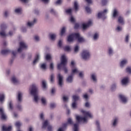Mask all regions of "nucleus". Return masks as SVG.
<instances>
[{"label":"nucleus","instance_id":"nucleus-40","mask_svg":"<svg viewBox=\"0 0 131 131\" xmlns=\"http://www.w3.org/2000/svg\"><path fill=\"white\" fill-rule=\"evenodd\" d=\"M51 56L50 54H47L46 56V60L47 61H49V60H51Z\"/></svg>","mask_w":131,"mask_h":131},{"label":"nucleus","instance_id":"nucleus-47","mask_svg":"<svg viewBox=\"0 0 131 131\" xmlns=\"http://www.w3.org/2000/svg\"><path fill=\"white\" fill-rule=\"evenodd\" d=\"M40 68H41V69H43V70L46 69V68H47L46 64L45 63L42 64L40 66Z\"/></svg>","mask_w":131,"mask_h":131},{"label":"nucleus","instance_id":"nucleus-50","mask_svg":"<svg viewBox=\"0 0 131 131\" xmlns=\"http://www.w3.org/2000/svg\"><path fill=\"white\" fill-rule=\"evenodd\" d=\"M99 37V34L98 33H95L94 35V39L96 40Z\"/></svg>","mask_w":131,"mask_h":131},{"label":"nucleus","instance_id":"nucleus-61","mask_svg":"<svg viewBox=\"0 0 131 131\" xmlns=\"http://www.w3.org/2000/svg\"><path fill=\"white\" fill-rule=\"evenodd\" d=\"M72 107L73 108H76V102H73V103H72Z\"/></svg>","mask_w":131,"mask_h":131},{"label":"nucleus","instance_id":"nucleus-62","mask_svg":"<svg viewBox=\"0 0 131 131\" xmlns=\"http://www.w3.org/2000/svg\"><path fill=\"white\" fill-rule=\"evenodd\" d=\"M48 131H52V126L51 125H49L48 126Z\"/></svg>","mask_w":131,"mask_h":131},{"label":"nucleus","instance_id":"nucleus-18","mask_svg":"<svg viewBox=\"0 0 131 131\" xmlns=\"http://www.w3.org/2000/svg\"><path fill=\"white\" fill-rule=\"evenodd\" d=\"M11 81L13 84H17L19 83V80L16 79L15 76L12 77Z\"/></svg>","mask_w":131,"mask_h":131},{"label":"nucleus","instance_id":"nucleus-16","mask_svg":"<svg viewBox=\"0 0 131 131\" xmlns=\"http://www.w3.org/2000/svg\"><path fill=\"white\" fill-rule=\"evenodd\" d=\"M121 83L122 85H126L128 83V77H125L123 78L122 81Z\"/></svg>","mask_w":131,"mask_h":131},{"label":"nucleus","instance_id":"nucleus-9","mask_svg":"<svg viewBox=\"0 0 131 131\" xmlns=\"http://www.w3.org/2000/svg\"><path fill=\"white\" fill-rule=\"evenodd\" d=\"M58 84L60 87H62V82H63V76L60 74H58Z\"/></svg>","mask_w":131,"mask_h":131},{"label":"nucleus","instance_id":"nucleus-53","mask_svg":"<svg viewBox=\"0 0 131 131\" xmlns=\"http://www.w3.org/2000/svg\"><path fill=\"white\" fill-rule=\"evenodd\" d=\"M50 69L51 70H53V69H54V64H53V63H51L50 64Z\"/></svg>","mask_w":131,"mask_h":131},{"label":"nucleus","instance_id":"nucleus-13","mask_svg":"<svg viewBox=\"0 0 131 131\" xmlns=\"http://www.w3.org/2000/svg\"><path fill=\"white\" fill-rule=\"evenodd\" d=\"M119 97L123 103H125L127 101V99H126V97L125 96L123 95H119Z\"/></svg>","mask_w":131,"mask_h":131},{"label":"nucleus","instance_id":"nucleus-15","mask_svg":"<svg viewBox=\"0 0 131 131\" xmlns=\"http://www.w3.org/2000/svg\"><path fill=\"white\" fill-rule=\"evenodd\" d=\"M38 60H39V54H37L35 56V58L33 61V64H35L37 62H38Z\"/></svg>","mask_w":131,"mask_h":131},{"label":"nucleus","instance_id":"nucleus-8","mask_svg":"<svg viewBox=\"0 0 131 131\" xmlns=\"http://www.w3.org/2000/svg\"><path fill=\"white\" fill-rule=\"evenodd\" d=\"M75 37H76V33H73L70 35L68 37V41L69 42H71L72 41H73Z\"/></svg>","mask_w":131,"mask_h":131},{"label":"nucleus","instance_id":"nucleus-48","mask_svg":"<svg viewBox=\"0 0 131 131\" xmlns=\"http://www.w3.org/2000/svg\"><path fill=\"white\" fill-rule=\"evenodd\" d=\"M66 13L68 14H72V10L71 9H68L66 10Z\"/></svg>","mask_w":131,"mask_h":131},{"label":"nucleus","instance_id":"nucleus-7","mask_svg":"<svg viewBox=\"0 0 131 131\" xmlns=\"http://www.w3.org/2000/svg\"><path fill=\"white\" fill-rule=\"evenodd\" d=\"M68 124L70 125H73V122L71 118L68 119L67 123H63L62 124V127L66 128L68 126Z\"/></svg>","mask_w":131,"mask_h":131},{"label":"nucleus","instance_id":"nucleus-34","mask_svg":"<svg viewBox=\"0 0 131 131\" xmlns=\"http://www.w3.org/2000/svg\"><path fill=\"white\" fill-rule=\"evenodd\" d=\"M9 108L10 110H13V106L12 104V102L10 101L9 103Z\"/></svg>","mask_w":131,"mask_h":131},{"label":"nucleus","instance_id":"nucleus-52","mask_svg":"<svg viewBox=\"0 0 131 131\" xmlns=\"http://www.w3.org/2000/svg\"><path fill=\"white\" fill-rule=\"evenodd\" d=\"M15 125L17 127H19L21 126V124L19 122H16L15 124Z\"/></svg>","mask_w":131,"mask_h":131},{"label":"nucleus","instance_id":"nucleus-45","mask_svg":"<svg viewBox=\"0 0 131 131\" xmlns=\"http://www.w3.org/2000/svg\"><path fill=\"white\" fill-rule=\"evenodd\" d=\"M118 120V119L117 118H115L113 124V126H115L116 125Z\"/></svg>","mask_w":131,"mask_h":131},{"label":"nucleus","instance_id":"nucleus-38","mask_svg":"<svg viewBox=\"0 0 131 131\" xmlns=\"http://www.w3.org/2000/svg\"><path fill=\"white\" fill-rule=\"evenodd\" d=\"M41 101L43 105H46V100L45 98L43 97L41 98Z\"/></svg>","mask_w":131,"mask_h":131},{"label":"nucleus","instance_id":"nucleus-29","mask_svg":"<svg viewBox=\"0 0 131 131\" xmlns=\"http://www.w3.org/2000/svg\"><path fill=\"white\" fill-rule=\"evenodd\" d=\"M5 100V95L4 94H0V102H2Z\"/></svg>","mask_w":131,"mask_h":131},{"label":"nucleus","instance_id":"nucleus-27","mask_svg":"<svg viewBox=\"0 0 131 131\" xmlns=\"http://www.w3.org/2000/svg\"><path fill=\"white\" fill-rule=\"evenodd\" d=\"M49 36L52 40H54L56 37L55 34H50Z\"/></svg>","mask_w":131,"mask_h":131},{"label":"nucleus","instance_id":"nucleus-33","mask_svg":"<svg viewBox=\"0 0 131 131\" xmlns=\"http://www.w3.org/2000/svg\"><path fill=\"white\" fill-rule=\"evenodd\" d=\"M66 32V28L65 27H63L61 30V32H60V35L61 36H62V35H63V34H64Z\"/></svg>","mask_w":131,"mask_h":131},{"label":"nucleus","instance_id":"nucleus-25","mask_svg":"<svg viewBox=\"0 0 131 131\" xmlns=\"http://www.w3.org/2000/svg\"><path fill=\"white\" fill-rule=\"evenodd\" d=\"M127 63V60L126 59H124L123 60H122L120 62V67H123L124 65H125Z\"/></svg>","mask_w":131,"mask_h":131},{"label":"nucleus","instance_id":"nucleus-23","mask_svg":"<svg viewBox=\"0 0 131 131\" xmlns=\"http://www.w3.org/2000/svg\"><path fill=\"white\" fill-rule=\"evenodd\" d=\"M37 21V20L36 19H34L33 21V22H28L27 23V26L31 27L33 25H34Z\"/></svg>","mask_w":131,"mask_h":131},{"label":"nucleus","instance_id":"nucleus-10","mask_svg":"<svg viewBox=\"0 0 131 131\" xmlns=\"http://www.w3.org/2000/svg\"><path fill=\"white\" fill-rule=\"evenodd\" d=\"M107 10L105 9L103 10V12L98 13V17L99 18H101L103 17L104 16H105L106 15L105 13H107Z\"/></svg>","mask_w":131,"mask_h":131},{"label":"nucleus","instance_id":"nucleus-36","mask_svg":"<svg viewBox=\"0 0 131 131\" xmlns=\"http://www.w3.org/2000/svg\"><path fill=\"white\" fill-rule=\"evenodd\" d=\"M79 71L77 69H74L72 70V74H74L75 73H78ZM73 74H72V75H73Z\"/></svg>","mask_w":131,"mask_h":131},{"label":"nucleus","instance_id":"nucleus-28","mask_svg":"<svg viewBox=\"0 0 131 131\" xmlns=\"http://www.w3.org/2000/svg\"><path fill=\"white\" fill-rule=\"evenodd\" d=\"M79 123L74 124V131H78Z\"/></svg>","mask_w":131,"mask_h":131},{"label":"nucleus","instance_id":"nucleus-4","mask_svg":"<svg viewBox=\"0 0 131 131\" xmlns=\"http://www.w3.org/2000/svg\"><path fill=\"white\" fill-rule=\"evenodd\" d=\"M81 56L84 60H88L90 58L91 54L88 50H83L82 52Z\"/></svg>","mask_w":131,"mask_h":131},{"label":"nucleus","instance_id":"nucleus-14","mask_svg":"<svg viewBox=\"0 0 131 131\" xmlns=\"http://www.w3.org/2000/svg\"><path fill=\"white\" fill-rule=\"evenodd\" d=\"M12 127L11 126H8V127L5 125L2 126V131H11Z\"/></svg>","mask_w":131,"mask_h":131},{"label":"nucleus","instance_id":"nucleus-31","mask_svg":"<svg viewBox=\"0 0 131 131\" xmlns=\"http://www.w3.org/2000/svg\"><path fill=\"white\" fill-rule=\"evenodd\" d=\"M96 125L97 127L98 131H101L100 126V123L98 121H96Z\"/></svg>","mask_w":131,"mask_h":131},{"label":"nucleus","instance_id":"nucleus-55","mask_svg":"<svg viewBox=\"0 0 131 131\" xmlns=\"http://www.w3.org/2000/svg\"><path fill=\"white\" fill-rule=\"evenodd\" d=\"M21 12V9L18 8L15 10V12L16 13H19Z\"/></svg>","mask_w":131,"mask_h":131},{"label":"nucleus","instance_id":"nucleus-49","mask_svg":"<svg viewBox=\"0 0 131 131\" xmlns=\"http://www.w3.org/2000/svg\"><path fill=\"white\" fill-rule=\"evenodd\" d=\"M64 51H67V52H69V51H70L71 50V48L69 46H66L64 48Z\"/></svg>","mask_w":131,"mask_h":131},{"label":"nucleus","instance_id":"nucleus-20","mask_svg":"<svg viewBox=\"0 0 131 131\" xmlns=\"http://www.w3.org/2000/svg\"><path fill=\"white\" fill-rule=\"evenodd\" d=\"M11 51L9 50H3L1 51L2 55H8Z\"/></svg>","mask_w":131,"mask_h":131},{"label":"nucleus","instance_id":"nucleus-19","mask_svg":"<svg viewBox=\"0 0 131 131\" xmlns=\"http://www.w3.org/2000/svg\"><path fill=\"white\" fill-rule=\"evenodd\" d=\"M17 100L19 102H21L22 101V94L20 92L18 93Z\"/></svg>","mask_w":131,"mask_h":131},{"label":"nucleus","instance_id":"nucleus-54","mask_svg":"<svg viewBox=\"0 0 131 131\" xmlns=\"http://www.w3.org/2000/svg\"><path fill=\"white\" fill-rule=\"evenodd\" d=\"M62 99H63V102H67L69 100L68 97L66 96H63Z\"/></svg>","mask_w":131,"mask_h":131},{"label":"nucleus","instance_id":"nucleus-5","mask_svg":"<svg viewBox=\"0 0 131 131\" xmlns=\"http://www.w3.org/2000/svg\"><path fill=\"white\" fill-rule=\"evenodd\" d=\"M27 46L25 43V42L21 41L19 42V48L17 49V52L20 53L22 52L24 49H27Z\"/></svg>","mask_w":131,"mask_h":131},{"label":"nucleus","instance_id":"nucleus-46","mask_svg":"<svg viewBox=\"0 0 131 131\" xmlns=\"http://www.w3.org/2000/svg\"><path fill=\"white\" fill-rule=\"evenodd\" d=\"M56 105L55 103H52L50 104V108H54L55 107H56Z\"/></svg>","mask_w":131,"mask_h":131},{"label":"nucleus","instance_id":"nucleus-26","mask_svg":"<svg viewBox=\"0 0 131 131\" xmlns=\"http://www.w3.org/2000/svg\"><path fill=\"white\" fill-rule=\"evenodd\" d=\"M74 8L76 11H78L79 9V6L77 2H74Z\"/></svg>","mask_w":131,"mask_h":131},{"label":"nucleus","instance_id":"nucleus-32","mask_svg":"<svg viewBox=\"0 0 131 131\" xmlns=\"http://www.w3.org/2000/svg\"><path fill=\"white\" fill-rule=\"evenodd\" d=\"M54 81V74H52L50 76V82L53 83Z\"/></svg>","mask_w":131,"mask_h":131},{"label":"nucleus","instance_id":"nucleus-2","mask_svg":"<svg viewBox=\"0 0 131 131\" xmlns=\"http://www.w3.org/2000/svg\"><path fill=\"white\" fill-rule=\"evenodd\" d=\"M67 64V59L65 55L61 56V62L57 64V69L58 70H60L63 67V70L66 74H67L68 72V70L66 66Z\"/></svg>","mask_w":131,"mask_h":131},{"label":"nucleus","instance_id":"nucleus-24","mask_svg":"<svg viewBox=\"0 0 131 131\" xmlns=\"http://www.w3.org/2000/svg\"><path fill=\"white\" fill-rule=\"evenodd\" d=\"M118 15V12L116 9H115L114 10L113 12V17H116Z\"/></svg>","mask_w":131,"mask_h":131},{"label":"nucleus","instance_id":"nucleus-12","mask_svg":"<svg viewBox=\"0 0 131 131\" xmlns=\"http://www.w3.org/2000/svg\"><path fill=\"white\" fill-rule=\"evenodd\" d=\"M0 115L1 116V119L2 120H6V116L4 114L3 109L2 108H0Z\"/></svg>","mask_w":131,"mask_h":131},{"label":"nucleus","instance_id":"nucleus-3","mask_svg":"<svg viewBox=\"0 0 131 131\" xmlns=\"http://www.w3.org/2000/svg\"><path fill=\"white\" fill-rule=\"evenodd\" d=\"M30 88L31 90L30 91V94L31 95L34 96V100L35 102H38V89L35 85V84H32Z\"/></svg>","mask_w":131,"mask_h":131},{"label":"nucleus","instance_id":"nucleus-6","mask_svg":"<svg viewBox=\"0 0 131 131\" xmlns=\"http://www.w3.org/2000/svg\"><path fill=\"white\" fill-rule=\"evenodd\" d=\"M75 38L77 39L78 42H84L85 41L84 39L80 37V34L78 33H75Z\"/></svg>","mask_w":131,"mask_h":131},{"label":"nucleus","instance_id":"nucleus-11","mask_svg":"<svg viewBox=\"0 0 131 131\" xmlns=\"http://www.w3.org/2000/svg\"><path fill=\"white\" fill-rule=\"evenodd\" d=\"M92 24V22L91 21H89L87 24H82V28L84 30H85L87 28L90 26Z\"/></svg>","mask_w":131,"mask_h":131},{"label":"nucleus","instance_id":"nucleus-17","mask_svg":"<svg viewBox=\"0 0 131 131\" xmlns=\"http://www.w3.org/2000/svg\"><path fill=\"white\" fill-rule=\"evenodd\" d=\"M73 80V75L69 76L67 78V81L69 83H72Z\"/></svg>","mask_w":131,"mask_h":131},{"label":"nucleus","instance_id":"nucleus-60","mask_svg":"<svg viewBox=\"0 0 131 131\" xmlns=\"http://www.w3.org/2000/svg\"><path fill=\"white\" fill-rule=\"evenodd\" d=\"M58 46L59 47V48L62 47V41L61 40L58 41Z\"/></svg>","mask_w":131,"mask_h":131},{"label":"nucleus","instance_id":"nucleus-51","mask_svg":"<svg viewBox=\"0 0 131 131\" xmlns=\"http://www.w3.org/2000/svg\"><path fill=\"white\" fill-rule=\"evenodd\" d=\"M79 51V47L78 46H76L74 48V52L75 53H77Z\"/></svg>","mask_w":131,"mask_h":131},{"label":"nucleus","instance_id":"nucleus-56","mask_svg":"<svg viewBox=\"0 0 131 131\" xmlns=\"http://www.w3.org/2000/svg\"><path fill=\"white\" fill-rule=\"evenodd\" d=\"M128 38H129V36L127 35L125 39V42H128Z\"/></svg>","mask_w":131,"mask_h":131},{"label":"nucleus","instance_id":"nucleus-42","mask_svg":"<svg viewBox=\"0 0 131 131\" xmlns=\"http://www.w3.org/2000/svg\"><path fill=\"white\" fill-rule=\"evenodd\" d=\"M85 10L89 13H91L92 11L91 8L89 7H86Z\"/></svg>","mask_w":131,"mask_h":131},{"label":"nucleus","instance_id":"nucleus-30","mask_svg":"<svg viewBox=\"0 0 131 131\" xmlns=\"http://www.w3.org/2000/svg\"><path fill=\"white\" fill-rule=\"evenodd\" d=\"M42 88L43 89H46L47 88V83L46 81L45 80H43L42 81Z\"/></svg>","mask_w":131,"mask_h":131},{"label":"nucleus","instance_id":"nucleus-21","mask_svg":"<svg viewBox=\"0 0 131 131\" xmlns=\"http://www.w3.org/2000/svg\"><path fill=\"white\" fill-rule=\"evenodd\" d=\"M49 123L48 120H45L42 124V128L45 129L48 126Z\"/></svg>","mask_w":131,"mask_h":131},{"label":"nucleus","instance_id":"nucleus-35","mask_svg":"<svg viewBox=\"0 0 131 131\" xmlns=\"http://www.w3.org/2000/svg\"><path fill=\"white\" fill-rule=\"evenodd\" d=\"M79 97L78 96L76 95H73V99L74 101V102H76L77 101H78L79 100Z\"/></svg>","mask_w":131,"mask_h":131},{"label":"nucleus","instance_id":"nucleus-58","mask_svg":"<svg viewBox=\"0 0 131 131\" xmlns=\"http://www.w3.org/2000/svg\"><path fill=\"white\" fill-rule=\"evenodd\" d=\"M62 3V0H57L56 2H55V4L56 5H59L61 4Z\"/></svg>","mask_w":131,"mask_h":131},{"label":"nucleus","instance_id":"nucleus-43","mask_svg":"<svg viewBox=\"0 0 131 131\" xmlns=\"http://www.w3.org/2000/svg\"><path fill=\"white\" fill-rule=\"evenodd\" d=\"M101 3L102 6H105L107 3V0H102Z\"/></svg>","mask_w":131,"mask_h":131},{"label":"nucleus","instance_id":"nucleus-64","mask_svg":"<svg viewBox=\"0 0 131 131\" xmlns=\"http://www.w3.org/2000/svg\"><path fill=\"white\" fill-rule=\"evenodd\" d=\"M70 21L72 23H75V18L73 16L71 17Z\"/></svg>","mask_w":131,"mask_h":131},{"label":"nucleus","instance_id":"nucleus-22","mask_svg":"<svg viewBox=\"0 0 131 131\" xmlns=\"http://www.w3.org/2000/svg\"><path fill=\"white\" fill-rule=\"evenodd\" d=\"M118 22L119 23L121 24L122 25L124 24L123 17L122 16H119L118 17Z\"/></svg>","mask_w":131,"mask_h":131},{"label":"nucleus","instance_id":"nucleus-37","mask_svg":"<svg viewBox=\"0 0 131 131\" xmlns=\"http://www.w3.org/2000/svg\"><path fill=\"white\" fill-rule=\"evenodd\" d=\"M7 28V26L4 24H3L1 25V29L2 30H4L5 29H6Z\"/></svg>","mask_w":131,"mask_h":131},{"label":"nucleus","instance_id":"nucleus-44","mask_svg":"<svg viewBox=\"0 0 131 131\" xmlns=\"http://www.w3.org/2000/svg\"><path fill=\"white\" fill-rule=\"evenodd\" d=\"M0 36H2L3 37H5V36H6L7 35L5 34V32L2 31L0 32Z\"/></svg>","mask_w":131,"mask_h":131},{"label":"nucleus","instance_id":"nucleus-39","mask_svg":"<svg viewBox=\"0 0 131 131\" xmlns=\"http://www.w3.org/2000/svg\"><path fill=\"white\" fill-rule=\"evenodd\" d=\"M92 79L93 80V81L96 82L97 81L96 77L95 74H92L91 76Z\"/></svg>","mask_w":131,"mask_h":131},{"label":"nucleus","instance_id":"nucleus-59","mask_svg":"<svg viewBox=\"0 0 131 131\" xmlns=\"http://www.w3.org/2000/svg\"><path fill=\"white\" fill-rule=\"evenodd\" d=\"M34 39L36 41H39V37L37 36V35H36V36H34Z\"/></svg>","mask_w":131,"mask_h":131},{"label":"nucleus","instance_id":"nucleus-63","mask_svg":"<svg viewBox=\"0 0 131 131\" xmlns=\"http://www.w3.org/2000/svg\"><path fill=\"white\" fill-rule=\"evenodd\" d=\"M116 30H117V31H121L122 27L118 26L117 28H116Z\"/></svg>","mask_w":131,"mask_h":131},{"label":"nucleus","instance_id":"nucleus-41","mask_svg":"<svg viewBox=\"0 0 131 131\" xmlns=\"http://www.w3.org/2000/svg\"><path fill=\"white\" fill-rule=\"evenodd\" d=\"M126 73L128 74H131V68L130 67H128L126 69Z\"/></svg>","mask_w":131,"mask_h":131},{"label":"nucleus","instance_id":"nucleus-1","mask_svg":"<svg viewBox=\"0 0 131 131\" xmlns=\"http://www.w3.org/2000/svg\"><path fill=\"white\" fill-rule=\"evenodd\" d=\"M81 112L82 113L83 115L85 116V117H82L80 116H76V121L78 123L81 122H83V123L87 122V117H89L90 118H93V116L90 112H86L83 110L81 111Z\"/></svg>","mask_w":131,"mask_h":131},{"label":"nucleus","instance_id":"nucleus-57","mask_svg":"<svg viewBox=\"0 0 131 131\" xmlns=\"http://www.w3.org/2000/svg\"><path fill=\"white\" fill-rule=\"evenodd\" d=\"M113 53V51L112 49V48H109L108 49V54L109 55H112Z\"/></svg>","mask_w":131,"mask_h":131}]
</instances>
